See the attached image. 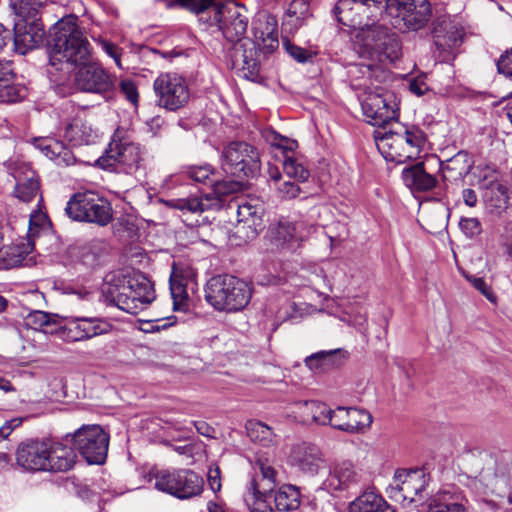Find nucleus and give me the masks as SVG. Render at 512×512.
<instances>
[{
    "instance_id": "obj_1",
    "label": "nucleus",
    "mask_w": 512,
    "mask_h": 512,
    "mask_svg": "<svg viewBox=\"0 0 512 512\" xmlns=\"http://www.w3.org/2000/svg\"><path fill=\"white\" fill-rule=\"evenodd\" d=\"M102 294L108 304L132 315H137L155 299L152 283L146 276L125 275L122 272L106 275Z\"/></svg>"
},
{
    "instance_id": "obj_2",
    "label": "nucleus",
    "mask_w": 512,
    "mask_h": 512,
    "mask_svg": "<svg viewBox=\"0 0 512 512\" xmlns=\"http://www.w3.org/2000/svg\"><path fill=\"white\" fill-rule=\"evenodd\" d=\"M185 174L195 183L211 186L212 190L201 196L169 199L165 201L168 207L178 209L184 214H200L209 209L219 208L221 206L222 197L235 192L238 188V183L215 179L214 169L209 164L189 166Z\"/></svg>"
},
{
    "instance_id": "obj_3",
    "label": "nucleus",
    "mask_w": 512,
    "mask_h": 512,
    "mask_svg": "<svg viewBox=\"0 0 512 512\" xmlns=\"http://www.w3.org/2000/svg\"><path fill=\"white\" fill-rule=\"evenodd\" d=\"M90 58V44L78 25L75 15H67L52 28L50 63L78 65Z\"/></svg>"
},
{
    "instance_id": "obj_4",
    "label": "nucleus",
    "mask_w": 512,
    "mask_h": 512,
    "mask_svg": "<svg viewBox=\"0 0 512 512\" xmlns=\"http://www.w3.org/2000/svg\"><path fill=\"white\" fill-rule=\"evenodd\" d=\"M251 297V284L228 274L212 277L205 288L206 301L219 311H240L248 305Z\"/></svg>"
},
{
    "instance_id": "obj_5",
    "label": "nucleus",
    "mask_w": 512,
    "mask_h": 512,
    "mask_svg": "<svg viewBox=\"0 0 512 512\" xmlns=\"http://www.w3.org/2000/svg\"><path fill=\"white\" fill-rule=\"evenodd\" d=\"M99 161L103 166L114 167L120 172L133 175L144 170V151L134 142L127 131L117 128L108 148Z\"/></svg>"
},
{
    "instance_id": "obj_6",
    "label": "nucleus",
    "mask_w": 512,
    "mask_h": 512,
    "mask_svg": "<svg viewBox=\"0 0 512 512\" xmlns=\"http://www.w3.org/2000/svg\"><path fill=\"white\" fill-rule=\"evenodd\" d=\"M65 212L74 221L102 227L113 219V209L108 199L91 190L75 193L67 202Z\"/></svg>"
},
{
    "instance_id": "obj_7",
    "label": "nucleus",
    "mask_w": 512,
    "mask_h": 512,
    "mask_svg": "<svg viewBox=\"0 0 512 512\" xmlns=\"http://www.w3.org/2000/svg\"><path fill=\"white\" fill-rule=\"evenodd\" d=\"M380 142L383 148H388L387 159L404 163L419 156L426 143V134L417 126H406L400 131L386 132Z\"/></svg>"
},
{
    "instance_id": "obj_8",
    "label": "nucleus",
    "mask_w": 512,
    "mask_h": 512,
    "mask_svg": "<svg viewBox=\"0 0 512 512\" xmlns=\"http://www.w3.org/2000/svg\"><path fill=\"white\" fill-rule=\"evenodd\" d=\"M479 493L491 492L500 497L507 496L512 503V460L490 458L477 475L471 478L470 484Z\"/></svg>"
},
{
    "instance_id": "obj_9",
    "label": "nucleus",
    "mask_w": 512,
    "mask_h": 512,
    "mask_svg": "<svg viewBox=\"0 0 512 512\" xmlns=\"http://www.w3.org/2000/svg\"><path fill=\"white\" fill-rule=\"evenodd\" d=\"M154 487L178 499H189L203 490V479L190 469H163L154 473Z\"/></svg>"
},
{
    "instance_id": "obj_10",
    "label": "nucleus",
    "mask_w": 512,
    "mask_h": 512,
    "mask_svg": "<svg viewBox=\"0 0 512 512\" xmlns=\"http://www.w3.org/2000/svg\"><path fill=\"white\" fill-rule=\"evenodd\" d=\"M222 167L237 177H253L261 168L260 153L246 142H231L222 152Z\"/></svg>"
},
{
    "instance_id": "obj_11",
    "label": "nucleus",
    "mask_w": 512,
    "mask_h": 512,
    "mask_svg": "<svg viewBox=\"0 0 512 512\" xmlns=\"http://www.w3.org/2000/svg\"><path fill=\"white\" fill-rule=\"evenodd\" d=\"M158 106L176 111L184 107L190 98L187 81L177 73H161L153 83Z\"/></svg>"
},
{
    "instance_id": "obj_12",
    "label": "nucleus",
    "mask_w": 512,
    "mask_h": 512,
    "mask_svg": "<svg viewBox=\"0 0 512 512\" xmlns=\"http://www.w3.org/2000/svg\"><path fill=\"white\" fill-rule=\"evenodd\" d=\"M248 22L247 9L236 2L220 3L214 8L213 23L218 24L225 39L233 44L245 39Z\"/></svg>"
},
{
    "instance_id": "obj_13",
    "label": "nucleus",
    "mask_w": 512,
    "mask_h": 512,
    "mask_svg": "<svg viewBox=\"0 0 512 512\" xmlns=\"http://www.w3.org/2000/svg\"><path fill=\"white\" fill-rule=\"evenodd\" d=\"M74 447L89 464H102L107 456L109 435L99 425H84L72 435Z\"/></svg>"
},
{
    "instance_id": "obj_14",
    "label": "nucleus",
    "mask_w": 512,
    "mask_h": 512,
    "mask_svg": "<svg viewBox=\"0 0 512 512\" xmlns=\"http://www.w3.org/2000/svg\"><path fill=\"white\" fill-rule=\"evenodd\" d=\"M314 224L306 220L281 218L269 226L267 237L276 249H293L299 242L307 239L316 231Z\"/></svg>"
},
{
    "instance_id": "obj_15",
    "label": "nucleus",
    "mask_w": 512,
    "mask_h": 512,
    "mask_svg": "<svg viewBox=\"0 0 512 512\" xmlns=\"http://www.w3.org/2000/svg\"><path fill=\"white\" fill-rule=\"evenodd\" d=\"M383 8L413 31L425 27L432 14L428 0H384Z\"/></svg>"
},
{
    "instance_id": "obj_16",
    "label": "nucleus",
    "mask_w": 512,
    "mask_h": 512,
    "mask_svg": "<svg viewBox=\"0 0 512 512\" xmlns=\"http://www.w3.org/2000/svg\"><path fill=\"white\" fill-rule=\"evenodd\" d=\"M427 486L426 474L421 469L398 470L388 490L389 497L396 502H416L424 498Z\"/></svg>"
},
{
    "instance_id": "obj_17",
    "label": "nucleus",
    "mask_w": 512,
    "mask_h": 512,
    "mask_svg": "<svg viewBox=\"0 0 512 512\" xmlns=\"http://www.w3.org/2000/svg\"><path fill=\"white\" fill-rule=\"evenodd\" d=\"M75 73V85L84 92L105 95L114 89V79L105 69L89 59L82 64Z\"/></svg>"
},
{
    "instance_id": "obj_18",
    "label": "nucleus",
    "mask_w": 512,
    "mask_h": 512,
    "mask_svg": "<svg viewBox=\"0 0 512 512\" xmlns=\"http://www.w3.org/2000/svg\"><path fill=\"white\" fill-rule=\"evenodd\" d=\"M10 31L0 24V52L10 40ZM13 62L0 57V103H14L25 96V90L15 83Z\"/></svg>"
},
{
    "instance_id": "obj_19",
    "label": "nucleus",
    "mask_w": 512,
    "mask_h": 512,
    "mask_svg": "<svg viewBox=\"0 0 512 512\" xmlns=\"http://www.w3.org/2000/svg\"><path fill=\"white\" fill-rule=\"evenodd\" d=\"M361 473L349 460L335 461L329 468L322 488L330 493L349 491L361 481Z\"/></svg>"
},
{
    "instance_id": "obj_20",
    "label": "nucleus",
    "mask_w": 512,
    "mask_h": 512,
    "mask_svg": "<svg viewBox=\"0 0 512 512\" xmlns=\"http://www.w3.org/2000/svg\"><path fill=\"white\" fill-rule=\"evenodd\" d=\"M233 69L243 72L245 78L254 80L260 71L259 52L256 43L251 39H244L233 44L228 54Z\"/></svg>"
},
{
    "instance_id": "obj_21",
    "label": "nucleus",
    "mask_w": 512,
    "mask_h": 512,
    "mask_svg": "<svg viewBox=\"0 0 512 512\" xmlns=\"http://www.w3.org/2000/svg\"><path fill=\"white\" fill-rule=\"evenodd\" d=\"M49 441L29 440L18 445L16 463L25 471H46L49 461Z\"/></svg>"
},
{
    "instance_id": "obj_22",
    "label": "nucleus",
    "mask_w": 512,
    "mask_h": 512,
    "mask_svg": "<svg viewBox=\"0 0 512 512\" xmlns=\"http://www.w3.org/2000/svg\"><path fill=\"white\" fill-rule=\"evenodd\" d=\"M433 38L436 48L445 53H453L464 39V30L457 19L450 16L438 17L433 26Z\"/></svg>"
},
{
    "instance_id": "obj_23",
    "label": "nucleus",
    "mask_w": 512,
    "mask_h": 512,
    "mask_svg": "<svg viewBox=\"0 0 512 512\" xmlns=\"http://www.w3.org/2000/svg\"><path fill=\"white\" fill-rule=\"evenodd\" d=\"M109 322L102 318H73L63 327V337L69 342H77L103 335L111 330Z\"/></svg>"
},
{
    "instance_id": "obj_24",
    "label": "nucleus",
    "mask_w": 512,
    "mask_h": 512,
    "mask_svg": "<svg viewBox=\"0 0 512 512\" xmlns=\"http://www.w3.org/2000/svg\"><path fill=\"white\" fill-rule=\"evenodd\" d=\"M44 26L40 19H18L14 25V51L25 55L44 40Z\"/></svg>"
},
{
    "instance_id": "obj_25",
    "label": "nucleus",
    "mask_w": 512,
    "mask_h": 512,
    "mask_svg": "<svg viewBox=\"0 0 512 512\" xmlns=\"http://www.w3.org/2000/svg\"><path fill=\"white\" fill-rule=\"evenodd\" d=\"M289 460L293 467L310 476L317 475L326 462L321 449L307 442L293 446Z\"/></svg>"
},
{
    "instance_id": "obj_26",
    "label": "nucleus",
    "mask_w": 512,
    "mask_h": 512,
    "mask_svg": "<svg viewBox=\"0 0 512 512\" xmlns=\"http://www.w3.org/2000/svg\"><path fill=\"white\" fill-rule=\"evenodd\" d=\"M362 111L373 126H384L397 118V109L391 105L390 96L369 93L361 103Z\"/></svg>"
},
{
    "instance_id": "obj_27",
    "label": "nucleus",
    "mask_w": 512,
    "mask_h": 512,
    "mask_svg": "<svg viewBox=\"0 0 512 512\" xmlns=\"http://www.w3.org/2000/svg\"><path fill=\"white\" fill-rule=\"evenodd\" d=\"M254 42L264 54H271L279 46L278 22L269 13L259 14L253 25Z\"/></svg>"
},
{
    "instance_id": "obj_28",
    "label": "nucleus",
    "mask_w": 512,
    "mask_h": 512,
    "mask_svg": "<svg viewBox=\"0 0 512 512\" xmlns=\"http://www.w3.org/2000/svg\"><path fill=\"white\" fill-rule=\"evenodd\" d=\"M263 227V208L244 202L237 208V232L243 233L245 238H255Z\"/></svg>"
},
{
    "instance_id": "obj_29",
    "label": "nucleus",
    "mask_w": 512,
    "mask_h": 512,
    "mask_svg": "<svg viewBox=\"0 0 512 512\" xmlns=\"http://www.w3.org/2000/svg\"><path fill=\"white\" fill-rule=\"evenodd\" d=\"M12 175L16 181L15 197L22 202L32 201L40 189L36 172L28 164L21 163L14 169Z\"/></svg>"
},
{
    "instance_id": "obj_30",
    "label": "nucleus",
    "mask_w": 512,
    "mask_h": 512,
    "mask_svg": "<svg viewBox=\"0 0 512 512\" xmlns=\"http://www.w3.org/2000/svg\"><path fill=\"white\" fill-rule=\"evenodd\" d=\"M62 136L73 146L89 145L98 138L97 131L80 115L65 125Z\"/></svg>"
},
{
    "instance_id": "obj_31",
    "label": "nucleus",
    "mask_w": 512,
    "mask_h": 512,
    "mask_svg": "<svg viewBox=\"0 0 512 512\" xmlns=\"http://www.w3.org/2000/svg\"><path fill=\"white\" fill-rule=\"evenodd\" d=\"M463 492L454 486L442 489L429 503V507L446 512H469Z\"/></svg>"
},
{
    "instance_id": "obj_32",
    "label": "nucleus",
    "mask_w": 512,
    "mask_h": 512,
    "mask_svg": "<svg viewBox=\"0 0 512 512\" xmlns=\"http://www.w3.org/2000/svg\"><path fill=\"white\" fill-rule=\"evenodd\" d=\"M47 458L49 465L46 471L65 472L74 466L77 456L72 447L60 442L49 441V456Z\"/></svg>"
},
{
    "instance_id": "obj_33",
    "label": "nucleus",
    "mask_w": 512,
    "mask_h": 512,
    "mask_svg": "<svg viewBox=\"0 0 512 512\" xmlns=\"http://www.w3.org/2000/svg\"><path fill=\"white\" fill-rule=\"evenodd\" d=\"M473 162L465 151H460L445 162H440V171L445 181H457L468 175Z\"/></svg>"
},
{
    "instance_id": "obj_34",
    "label": "nucleus",
    "mask_w": 512,
    "mask_h": 512,
    "mask_svg": "<svg viewBox=\"0 0 512 512\" xmlns=\"http://www.w3.org/2000/svg\"><path fill=\"white\" fill-rule=\"evenodd\" d=\"M253 470L255 471V475L252 478H257L260 489L273 492L278 475L273 461L265 453L256 454L253 462Z\"/></svg>"
},
{
    "instance_id": "obj_35",
    "label": "nucleus",
    "mask_w": 512,
    "mask_h": 512,
    "mask_svg": "<svg viewBox=\"0 0 512 512\" xmlns=\"http://www.w3.org/2000/svg\"><path fill=\"white\" fill-rule=\"evenodd\" d=\"M402 179L407 187L416 191H428L436 186V178L427 173L422 162L402 170Z\"/></svg>"
},
{
    "instance_id": "obj_36",
    "label": "nucleus",
    "mask_w": 512,
    "mask_h": 512,
    "mask_svg": "<svg viewBox=\"0 0 512 512\" xmlns=\"http://www.w3.org/2000/svg\"><path fill=\"white\" fill-rule=\"evenodd\" d=\"M384 0H339L335 6V11L339 14V21L346 25L347 21L355 24V19L350 18L352 12L366 13L370 8H383Z\"/></svg>"
},
{
    "instance_id": "obj_37",
    "label": "nucleus",
    "mask_w": 512,
    "mask_h": 512,
    "mask_svg": "<svg viewBox=\"0 0 512 512\" xmlns=\"http://www.w3.org/2000/svg\"><path fill=\"white\" fill-rule=\"evenodd\" d=\"M349 512H394V510L381 495L367 491L350 503Z\"/></svg>"
},
{
    "instance_id": "obj_38",
    "label": "nucleus",
    "mask_w": 512,
    "mask_h": 512,
    "mask_svg": "<svg viewBox=\"0 0 512 512\" xmlns=\"http://www.w3.org/2000/svg\"><path fill=\"white\" fill-rule=\"evenodd\" d=\"M270 493L261 490L257 478H252L243 494V500L251 512H274L267 502Z\"/></svg>"
},
{
    "instance_id": "obj_39",
    "label": "nucleus",
    "mask_w": 512,
    "mask_h": 512,
    "mask_svg": "<svg viewBox=\"0 0 512 512\" xmlns=\"http://www.w3.org/2000/svg\"><path fill=\"white\" fill-rule=\"evenodd\" d=\"M39 149L49 159L56 162L57 165H71L75 162L72 151L61 141L54 139H42L38 143Z\"/></svg>"
},
{
    "instance_id": "obj_40",
    "label": "nucleus",
    "mask_w": 512,
    "mask_h": 512,
    "mask_svg": "<svg viewBox=\"0 0 512 512\" xmlns=\"http://www.w3.org/2000/svg\"><path fill=\"white\" fill-rule=\"evenodd\" d=\"M275 507L280 512H291L299 508L301 497L299 489L291 484L282 485L274 495Z\"/></svg>"
},
{
    "instance_id": "obj_41",
    "label": "nucleus",
    "mask_w": 512,
    "mask_h": 512,
    "mask_svg": "<svg viewBox=\"0 0 512 512\" xmlns=\"http://www.w3.org/2000/svg\"><path fill=\"white\" fill-rule=\"evenodd\" d=\"M247 435L254 443L264 447L272 446L276 443V435L271 427L260 421L249 420L245 425Z\"/></svg>"
},
{
    "instance_id": "obj_42",
    "label": "nucleus",
    "mask_w": 512,
    "mask_h": 512,
    "mask_svg": "<svg viewBox=\"0 0 512 512\" xmlns=\"http://www.w3.org/2000/svg\"><path fill=\"white\" fill-rule=\"evenodd\" d=\"M486 201L490 207L504 210L508 204V189L505 185L499 182H492L488 188L486 194Z\"/></svg>"
},
{
    "instance_id": "obj_43",
    "label": "nucleus",
    "mask_w": 512,
    "mask_h": 512,
    "mask_svg": "<svg viewBox=\"0 0 512 512\" xmlns=\"http://www.w3.org/2000/svg\"><path fill=\"white\" fill-rule=\"evenodd\" d=\"M12 7L19 19L34 20L42 8L41 0H13Z\"/></svg>"
},
{
    "instance_id": "obj_44",
    "label": "nucleus",
    "mask_w": 512,
    "mask_h": 512,
    "mask_svg": "<svg viewBox=\"0 0 512 512\" xmlns=\"http://www.w3.org/2000/svg\"><path fill=\"white\" fill-rule=\"evenodd\" d=\"M283 170L289 178H294L298 182H305L310 176L303 162L293 155H286L283 159Z\"/></svg>"
},
{
    "instance_id": "obj_45",
    "label": "nucleus",
    "mask_w": 512,
    "mask_h": 512,
    "mask_svg": "<svg viewBox=\"0 0 512 512\" xmlns=\"http://www.w3.org/2000/svg\"><path fill=\"white\" fill-rule=\"evenodd\" d=\"M338 350L319 351L305 359V364L310 370L324 371L336 364L335 354Z\"/></svg>"
},
{
    "instance_id": "obj_46",
    "label": "nucleus",
    "mask_w": 512,
    "mask_h": 512,
    "mask_svg": "<svg viewBox=\"0 0 512 512\" xmlns=\"http://www.w3.org/2000/svg\"><path fill=\"white\" fill-rule=\"evenodd\" d=\"M307 415H310L313 422L319 425H329L331 422V408L319 401H307L304 403Z\"/></svg>"
},
{
    "instance_id": "obj_47",
    "label": "nucleus",
    "mask_w": 512,
    "mask_h": 512,
    "mask_svg": "<svg viewBox=\"0 0 512 512\" xmlns=\"http://www.w3.org/2000/svg\"><path fill=\"white\" fill-rule=\"evenodd\" d=\"M26 251L16 245L0 246V268L10 269L18 266L24 259Z\"/></svg>"
},
{
    "instance_id": "obj_48",
    "label": "nucleus",
    "mask_w": 512,
    "mask_h": 512,
    "mask_svg": "<svg viewBox=\"0 0 512 512\" xmlns=\"http://www.w3.org/2000/svg\"><path fill=\"white\" fill-rule=\"evenodd\" d=\"M349 423L346 425L348 433H355L368 428L372 423V416L363 409L349 407Z\"/></svg>"
},
{
    "instance_id": "obj_49",
    "label": "nucleus",
    "mask_w": 512,
    "mask_h": 512,
    "mask_svg": "<svg viewBox=\"0 0 512 512\" xmlns=\"http://www.w3.org/2000/svg\"><path fill=\"white\" fill-rule=\"evenodd\" d=\"M348 73L351 77L352 86L354 87H367L366 81L370 80L373 69L371 65L363 63L352 65Z\"/></svg>"
},
{
    "instance_id": "obj_50",
    "label": "nucleus",
    "mask_w": 512,
    "mask_h": 512,
    "mask_svg": "<svg viewBox=\"0 0 512 512\" xmlns=\"http://www.w3.org/2000/svg\"><path fill=\"white\" fill-rule=\"evenodd\" d=\"M463 277L491 303L497 302V296L491 286L481 277H476L466 271L462 272Z\"/></svg>"
},
{
    "instance_id": "obj_51",
    "label": "nucleus",
    "mask_w": 512,
    "mask_h": 512,
    "mask_svg": "<svg viewBox=\"0 0 512 512\" xmlns=\"http://www.w3.org/2000/svg\"><path fill=\"white\" fill-rule=\"evenodd\" d=\"M377 48L390 60L394 61L400 55V43L394 36H386L376 44Z\"/></svg>"
},
{
    "instance_id": "obj_52",
    "label": "nucleus",
    "mask_w": 512,
    "mask_h": 512,
    "mask_svg": "<svg viewBox=\"0 0 512 512\" xmlns=\"http://www.w3.org/2000/svg\"><path fill=\"white\" fill-rule=\"evenodd\" d=\"M331 422L329 425L335 429L347 432L346 425L349 423V407L338 406L331 410Z\"/></svg>"
},
{
    "instance_id": "obj_53",
    "label": "nucleus",
    "mask_w": 512,
    "mask_h": 512,
    "mask_svg": "<svg viewBox=\"0 0 512 512\" xmlns=\"http://www.w3.org/2000/svg\"><path fill=\"white\" fill-rule=\"evenodd\" d=\"M169 284L174 309L179 310L185 304L188 298V294L186 291L187 284L178 282V280H169Z\"/></svg>"
},
{
    "instance_id": "obj_54",
    "label": "nucleus",
    "mask_w": 512,
    "mask_h": 512,
    "mask_svg": "<svg viewBox=\"0 0 512 512\" xmlns=\"http://www.w3.org/2000/svg\"><path fill=\"white\" fill-rule=\"evenodd\" d=\"M459 227L468 238H475L482 232L481 222L478 218L475 217L461 218Z\"/></svg>"
},
{
    "instance_id": "obj_55",
    "label": "nucleus",
    "mask_w": 512,
    "mask_h": 512,
    "mask_svg": "<svg viewBox=\"0 0 512 512\" xmlns=\"http://www.w3.org/2000/svg\"><path fill=\"white\" fill-rule=\"evenodd\" d=\"M50 322V314L40 310L32 311L26 317L27 325L35 330L42 329L43 327L48 326Z\"/></svg>"
},
{
    "instance_id": "obj_56",
    "label": "nucleus",
    "mask_w": 512,
    "mask_h": 512,
    "mask_svg": "<svg viewBox=\"0 0 512 512\" xmlns=\"http://www.w3.org/2000/svg\"><path fill=\"white\" fill-rule=\"evenodd\" d=\"M120 92L125 96V98L135 107L138 106L139 102V93L136 87V84L131 79H123L119 85Z\"/></svg>"
},
{
    "instance_id": "obj_57",
    "label": "nucleus",
    "mask_w": 512,
    "mask_h": 512,
    "mask_svg": "<svg viewBox=\"0 0 512 512\" xmlns=\"http://www.w3.org/2000/svg\"><path fill=\"white\" fill-rule=\"evenodd\" d=\"M275 189L282 199H294L301 193L299 185L291 181H282Z\"/></svg>"
},
{
    "instance_id": "obj_58",
    "label": "nucleus",
    "mask_w": 512,
    "mask_h": 512,
    "mask_svg": "<svg viewBox=\"0 0 512 512\" xmlns=\"http://www.w3.org/2000/svg\"><path fill=\"white\" fill-rule=\"evenodd\" d=\"M293 16H297L303 19H308L312 16L310 12L309 2L306 0H293L286 11Z\"/></svg>"
},
{
    "instance_id": "obj_59",
    "label": "nucleus",
    "mask_w": 512,
    "mask_h": 512,
    "mask_svg": "<svg viewBox=\"0 0 512 512\" xmlns=\"http://www.w3.org/2000/svg\"><path fill=\"white\" fill-rule=\"evenodd\" d=\"M273 145L277 149L281 150L283 159L286 157V155H290L289 153H293L298 147L296 140L289 139L278 134L274 136Z\"/></svg>"
},
{
    "instance_id": "obj_60",
    "label": "nucleus",
    "mask_w": 512,
    "mask_h": 512,
    "mask_svg": "<svg viewBox=\"0 0 512 512\" xmlns=\"http://www.w3.org/2000/svg\"><path fill=\"white\" fill-rule=\"evenodd\" d=\"M496 65L500 74L512 80V48L499 57Z\"/></svg>"
},
{
    "instance_id": "obj_61",
    "label": "nucleus",
    "mask_w": 512,
    "mask_h": 512,
    "mask_svg": "<svg viewBox=\"0 0 512 512\" xmlns=\"http://www.w3.org/2000/svg\"><path fill=\"white\" fill-rule=\"evenodd\" d=\"M285 49L287 53L296 61L300 63H305L309 60L311 57V54L308 52V50L301 48L293 43H290L289 41H286L284 43Z\"/></svg>"
},
{
    "instance_id": "obj_62",
    "label": "nucleus",
    "mask_w": 512,
    "mask_h": 512,
    "mask_svg": "<svg viewBox=\"0 0 512 512\" xmlns=\"http://www.w3.org/2000/svg\"><path fill=\"white\" fill-rule=\"evenodd\" d=\"M306 23V19L285 13L282 26L283 30L289 34H294Z\"/></svg>"
},
{
    "instance_id": "obj_63",
    "label": "nucleus",
    "mask_w": 512,
    "mask_h": 512,
    "mask_svg": "<svg viewBox=\"0 0 512 512\" xmlns=\"http://www.w3.org/2000/svg\"><path fill=\"white\" fill-rule=\"evenodd\" d=\"M192 276V272L188 267H183L179 264H173L172 272L169 280H178V282L186 283Z\"/></svg>"
},
{
    "instance_id": "obj_64",
    "label": "nucleus",
    "mask_w": 512,
    "mask_h": 512,
    "mask_svg": "<svg viewBox=\"0 0 512 512\" xmlns=\"http://www.w3.org/2000/svg\"><path fill=\"white\" fill-rule=\"evenodd\" d=\"M500 239L505 253L512 258V221L505 224L504 232L501 234Z\"/></svg>"
}]
</instances>
